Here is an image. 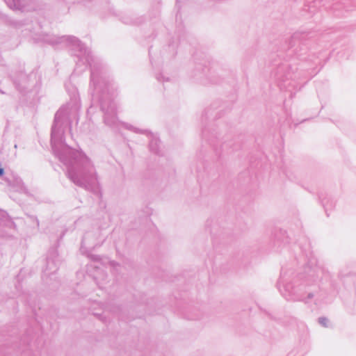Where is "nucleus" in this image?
<instances>
[{
  "instance_id": "f257e3e1",
  "label": "nucleus",
  "mask_w": 356,
  "mask_h": 356,
  "mask_svg": "<svg viewBox=\"0 0 356 356\" xmlns=\"http://www.w3.org/2000/svg\"><path fill=\"white\" fill-rule=\"evenodd\" d=\"M3 169L0 167V176L3 175Z\"/></svg>"
}]
</instances>
